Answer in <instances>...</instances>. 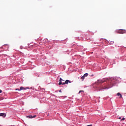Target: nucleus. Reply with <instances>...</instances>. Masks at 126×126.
Segmentation results:
<instances>
[{
	"label": "nucleus",
	"mask_w": 126,
	"mask_h": 126,
	"mask_svg": "<svg viewBox=\"0 0 126 126\" xmlns=\"http://www.w3.org/2000/svg\"><path fill=\"white\" fill-rule=\"evenodd\" d=\"M27 117L29 118V119H32V115L28 116Z\"/></svg>",
	"instance_id": "obj_9"
},
{
	"label": "nucleus",
	"mask_w": 126,
	"mask_h": 126,
	"mask_svg": "<svg viewBox=\"0 0 126 126\" xmlns=\"http://www.w3.org/2000/svg\"><path fill=\"white\" fill-rule=\"evenodd\" d=\"M61 81H63V79H62Z\"/></svg>",
	"instance_id": "obj_19"
},
{
	"label": "nucleus",
	"mask_w": 126,
	"mask_h": 126,
	"mask_svg": "<svg viewBox=\"0 0 126 126\" xmlns=\"http://www.w3.org/2000/svg\"><path fill=\"white\" fill-rule=\"evenodd\" d=\"M87 126H92V125H88Z\"/></svg>",
	"instance_id": "obj_17"
},
{
	"label": "nucleus",
	"mask_w": 126,
	"mask_h": 126,
	"mask_svg": "<svg viewBox=\"0 0 126 126\" xmlns=\"http://www.w3.org/2000/svg\"><path fill=\"white\" fill-rule=\"evenodd\" d=\"M59 92H60L61 93H62V90H60L59 91Z\"/></svg>",
	"instance_id": "obj_16"
},
{
	"label": "nucleus",
	"mask_w": 126,
	"mask_h": 126,
	"mask_svg": "<svg viewBox=\"0 0 126 126\" xmlns=\"http://www.w3.org/2000/svg\"><path fill=\"white\" fill-rule=\"evenodd\" d=\"M84 78H85V77L84 75L81 77V79H84Z\"/></svg>",
	"instance_id": "obj_10"
},
{
	"label": "nucleus",
	"mask_w": 126,
	"mask_h": 126,
	"mask_svg": "<svg viewBox=\"0 0 126 126\" xmlns=\"http://www.w3.org/2000/svg\"><path fill=\"white\" fill-rule=\"evenodd\" d=\"M68 82L69 83H71V82L69 80H66L64 83H63V85H64V84H68Z\"/></svg>",
	"instance_id": "obj_3"
},
{
	"label": "nucleus",
	"mask_w": 126,
	"mask_h": 126,
	"mask_svg": "<svg viewBox=\"0 0 126 126\" xmlns=\"http://www.w3.org/2000/svg\"><path fill=\"white\" fill-rule=\"evenodd\" d=\"M82 91H80L79 92V94H80V93H81V92Z\"/></svg>",
	"instance_id": "obj_14"
},
{
	"label": "nucleus",
	"mask_w": 126,
	"mask_h": 126,
	"mask_svg": "<svg viewBox=\"0 0 126 126\" xmlns=\"http://www.w3.org/2000/svg\"><path fill=\"white\" fill-rule=\"evenodd\" d=\"M84 76H85V77H87V76H88V73H85L84 74Z\"/></svg>",
	"instance_id": "obj_8"
},
{
	"label": "nucleus",
	"mask_w": 126,
	"mask_h": 126,
	"mask_svg": "<svg viewBox=\"0 0 126 126\" xmlns=\"http://www.w3.org/2000/svg\"><path fill=\"white\" fill-rule=\"evenodd\" d=\"M106 81L105 80H98L95 83L97 87L96 88L98 91H101V90H103V89H109V88H107L106 87H102V83H104Z\"/></svg>",
	"instance_id": "obj_1"
},
{
	"label": "nucleus",
	"mask_w": 126,
	"mask_h": 126,
	"mask_svg": "<svg viewBox=\"0 0 126 126\" xmlns=\"http://www.w3.org/2000/svg\"><path fill=\"white\" fill-rule=\"evenodd\" d=\"M6 116V114L5 113H0V117H3V118H5Z\"/></svg>",
	"instance_id": "obj_4"
},
{
	"label": "nucleus",
	"mask_w": 126,
	"mask_h": 126,
	"mask_svg": "<svg viewBox=\"0 0 126 126\" xmlns=\"http://www.w3.org/2000/svg\"><path fill=\"white\" fill-rule=\"evenodd\" d=\"M117 32L119 34H125L126 33V30H119Z\"/></svg>",
	"instance_id": "obj_2"
},
{
	"label": "nucleus",
	"mask_w": 126,
	"mask_h": 126,
	"mask_svg": "<svg viewBox=\"0 0 126 126\" xmlns=\"http://www.w3.org/2000/svg\"><path fill=\"white\" fill-rule=\"evenodd\" d=\"M62 84L63 85V82H62V78H60L59 80V85H62Z\"/></svg>",
	"instance_id": "obj_5"
},
{
	"label": "nucleus",
	"mask_w": 126,
	"mask_h": 126,
	"mask_svg": "<svg viewBox=\"0 0 126 126\" xmlns=\"http://www.w3.org/2000/svg\"><path fill=\"white\" fill-rule=\"evenodd\" d=\"M119 120H121V119H122V118L119 117Z\"/></svg>",
	"instance_id": "obj_18"
},
{
	"label": "nucleus",
	"mask_w": 126,
	"mask_h": 126,
	"mask_svg": "<svg viewBox=\"0 0 126 126\" xmlns=\"http://www.w3.org/2000/svg\"><path fill=\"white\" fill-rule=\"evenodd\" d=\"M117 95V96H120V98H122V94L120 93H118Z\"/></svg>",
	"instance_id": "obj_7"
},
{
	"label": "nucleus",
	"mask_w": 126,
	"mask_h": 126,
	"mask_svg": "<svg viewBox=\"0 0 126 126\" xmlns=\"http://www.w3.org/2000/svg\"><path fill=\"white\" fill-rule=\"evenodd\" d=\"M126 119L125 118H123L122 119H121V121H125Z\"/></svg>",
	"instance_id": "obj_11"
},
{
	"label": "nucleus",
	"mask_w": 126,
	"mask_h": 126,
	"mask_svg": "<svg viewBox=\"0 0 126 126\" xmlns=\"http://www.w3.org/2000/svg\"><path fill=\"white\" fill-rule=\"evenodd\" d=\"M16 90H18V91H20V89H16Z\"/></svg>",
	"instance_id": "obj_13"
},
{
	"label": "nucleus",
	"mask_w": 126,
	"mask_h": 126,
	"mask_svg": "<svg viewBox=\"0 0 126 126\" xmlns=\"http://www.w3.org/2000/svg\"><path fill=\"white\" fill-rule=\"evenodd\" d=\"M81 91V92H84V91Z\"/></svg>",
	"instance_id": "obj_20"
},
{
	"label": "nucleus",
	"mask_w": 126,
	"mask_h": 126,
	"mask_svg": "<svg viewBox=\"0 0 126 126\" xmlns=\"http://www.w3.org/2000/svg\"><path fill=\"white\" fill-rule=\"evenodd\" d=\"M36 118V115H34V116H32V118Z\"/></svg>",
	"instance_id": "obj_12"
},
{
	"label": "nucleus",
	"mask_w": 126,
	"mask_h": 126,
	"mask_svg": "<svg viewBox=\"0 0 126 126\" xmlns=\"http://www.w3.org/2000/svg\"><path fill=\"white\" fill-rule=\"evenodd\" d=\"M1 92H2V91H1V90H0V93H1Z\"/></svg>",
	"instance_id": "obj_15"
},
{
	"label": "nucleus",
	"mask_w": 126,
	"mask_h": 126,
	"mask_svg": "<svg viewBox=\"0 0 126 126\" xmlns=\"http://www.w3.org/2000/svg\"><path fill=\"white\" fill-rule=\"evenodd\" d=\"M27 88H24L23 87H21L20 89V91H21V90H26Z\"/></svg>",
	"instance_id": "obj_6"
}]
</instances>
